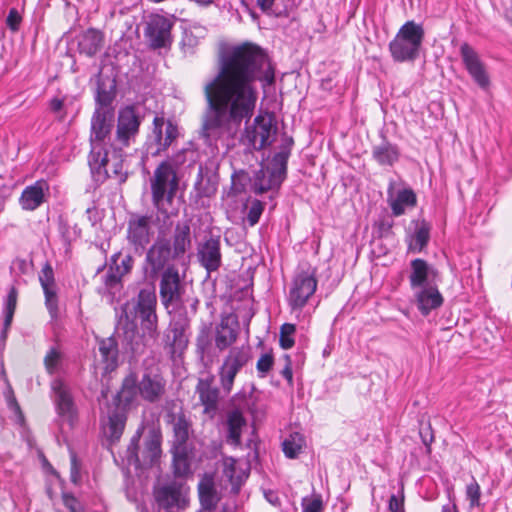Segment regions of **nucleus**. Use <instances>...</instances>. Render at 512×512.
Returning <instances> with one entry per match:
<instances>
[{
	"instance_id": "obj_1",
	"label": "nucleus",
	"mask_w": 512,
	"mask_h": 512,
	"mask_svg": "<svg viewBox=\"0 0 512 512\" xmlns=\"http://www.w3.org/2000/svg\"><path fill=\"white\" fill-rule=\"evenodd\" d=\"M263 89L275 82V70L258 45L243 43L222 53L217 73L203 85L205 110L200 135L209 144L236 136L246 124L241 142L251 150L270 146L277 133L271 114H258L251 123L259 97L256 82Z\"/></svg>"
},
{
	"instance_id": "obj_2",
	"label": "nucleus",
	"mask_w": 512,
	"mask_h": 512,
	"mask_svg": "<svg viewBox=\"0 0 512 512\" xmlns=\"http://www.w3.org/2000/svg\"><path fill=\"white\" fill-rule=\"evenodd\" d=\"M161 440L158 427L149 425L138 428L126 451L128 464L136 469L154 465L161 456Z\"/></svg>"
},
{
	"instance_id": "obj_3",
	"label": "nucleus",
	"mask_w": 512,
	"mask_h": 512,
	"mask_svg": "<svg viewBox=\"0 0 512 512\" xmlns=\"http://www.w3.org/2000/svg\"><path fill=\"white\" fill-rule=\"evenodd\" d=\"M293 139L287 138L285 143L280 146L271 161V165L261 167L255 171L252 179V191L255 194H263L269 190H277L286 178L287 162L290 157Z\"/></svg>"
},
{
	"instance_id": "obj_4",
	"label": "nucleus",
	"mask_w": 512,
	"mask_h": 512,
	"mask_svg": "<svg viewBox=\"0 0 512 512\" xmlns=\"http://www.w3.org/2000/svg\"><path fill=\"white\" fill-rule=\"evenodd\" d=\"M178 189V179L171 164L163 161L155 169L151 178L152 202L156 209L166 217L172 215L168 211Z\"/></svg>"
},
{
	"instance_id": "obj_5",
	"label": "nucleus",
	"mask_w": 512,
	"mask_h": 512,
	"mask_svg": "<svg viewBox=\"0 0 512 512\" xmlns=\"http://www.w3.org/2000/svg\"><path fill=\"white\" fill-rule=\"evenodd\" d=\"M424 35L425 32L421 24L407 21L402 25L395 38L389 44L393 60L396 62L415 60L419 56Z\"/></svg>"
},
{
	"instance_id": "obj_6",
	"label": "nucleus",
	"mask_w": 512,
	"mask_h": 512,
	"mask_svg": "<svg viewBox=\"0 0 512 512\" xmlns=\"http://www.w3.org/2000/svg\"><path fill=\"white\" fill-rule=\"evenodd\" d=\"M136 318L140 319L143 335L138 332L137 324L134 320H129L128 313L125 312V324L123 325L124 341L129 346L134 355L143 353L146 343L144 339L149 337L156 338L158 335V317L156 309L134 312Z\"/></svg>"
},
{
	"instance_id": "obj_7",
	"label": "nucleus",
	"mask_w": 512,
	"mask_h": 512,
	"mask_svg": "<svg viewBox=\"0 0 512 512\" xmlns=\"http://www.w3.org/2000/svg\"><path fill=\"white\" fill-rule=\"evenodd\" d=\"M114 122L113 108H96L91 118L90 145L88 156L89 166L99 167L102 164L103 149L108 148L106 139L110 138Z\"/></svg>"
},
{
	"instance_id": "obj_8",
	"label": "nucleus",
	"mask_w": 512,
	"mask_h": 512,
	"mask_svg": "<svg viewBox=\"0 0 512 512\" xmlns=\"http://www.w3.org/2000/svg\"><path fill=\"white\" fill-rule=\"evenodd\" d=\"M180 130L176 123L163 116H155L152 130L145 143L147 156L157 157L165 153L179 138Z\"/></svg>"
},
{
	"instance_id": "obj_9",
	"label": "nucleus",
	"mask_w": 512,
	"mask_h": 512,
	"mask_svg": "<svg viewBox=\"0 0 512 512\" xmlns=\"http://www.w3.org/2000/svg\"><path fill=\"white\" fill-rule=\"evenodd\" d=\"M173 260L178 259L174 258L170 240L166 237L158 236L146 251L142 265L144 277L150 281L156 280L170 266V261Z\"/></svg>"
},
{
	"instance_id": "obj_10",
	"label": "nucleus",
	"mask_w": 512,
	"mask_h": 512,
	"mask_svg": "<svg viewBox=\"0 0 512 512\" xmlns=\"http://www.w3.org/2000/svg\"><path fill=\"white\" fill-rule=\"evenodd\" d=\"M142 117L135 106L129 105L118 112L115 141L118 146L128 147L139 133Z\"/></svg>"
},
{
	"instance_id": "obj_11",
	"label": "nucleus",
	"mask_w": 512,
	"mask_h": 512,
	"mask_svg": "<svg viewBox=\"0 0 512 512\" xmlns=\"http://www.w3.org/2000/svg\"><path fill=\"white\" fill-rule=\"evenodd\" d=\"M317 289L313 272L302 271L295 275L288 294V304L293 311L302 310Z\"/></svg>"
},
{
	"instance_id": "obj_12",
	"label": "nucleus",
	"mask_w": 512,
	"mask_h": 512,
	"mask_svg": "<svg viewBox=\"0 0 512 512\" xmlns=\"http://www.w3.org/2000/svg\"><path fill=\"white\" fill-rule=\"evenodd\" d=\"M250 359L249 349L244 347L232 348L225 357L220 369L219 378L223 391L229 394L239 371Z\"/></svg>"
},
{
	"instance_id": "obj_13",
	"label": "nucleus",
	"mask_w": 512,
	"mask_h": 512,
	"mask_svg": "<svg viewBox=\"0 0 512 512\" xmlns=\"http://www.w3.org/2000/svg\"><path fill=\"white\" fill-rule=\"evenodd\" d=\"M122 148L110 144L108 148L103 149L102 164L99 163V167L89 166L97 181H104L110 177H119L121 181L125 180Z\"/></svg>"
},
{
	"instance_id": "obj_14",
	"label": "nucleus",
	"mask_w": 512,
	"mask_h": 512,
	"mask_svg": "<svg viewBox=\"0 0 512 512\" xmlns=\"http://www.w3.org/2000/svg\"><path fill=\"white\" fill-rule=\"evenodd\" d=\"M153 231L151 217L145 215H132L127 224V241L135 252H143L150 243Z\"/></svg>"
},
{
	"instance_id": "obj_15",
	"label": "nucleus",
	"mask_w": 512,
	"mask_h": 512,
	"mask_svg": "<svg viewBox=\"0 0 512 512\" xmlns=\"http://www.w3.org/2000/svg\"><path fill=\"white\" fill-rule=\"evenodd\" d=\"M189 324L186 319L170 323L164 335V348L172 359L181 357L188 347L189 337L187 330Z\"/></svg>"
},
{
	"instance_id": "obj_16",
	"label": "nucleus",
	"mask_w": 512,
	"mask_h": 512,
	"mask_svg": "<svg viewBox=\"0 0 512 512\" xmlns=\"http://www.w3.org/2000/svg\"><path fill=\"white\" fill-rule=\"evenodd\" d=\"M173 23L162 15H154L147 22L144 30L145 37L148 39L153 49L164 48L172 43L171 29Z\"/></svg>"
},
{
	"instance_id": "obj_17",
	"label": "nucleus",
	"mask_w": 512,
	"mask_h": 512,
	"mask_svg": "<svg viewBox=\"0 0 512 512\" xmlns=\"http://www.w3.org/2000/svg\"><path fill=\"white\" fill-rule=\"evenodd\" d=\"M184 287L181 284L178 269L168 266L163 273L159 284V294L162 304L168 308L171 304L181 300Z\"/></svg>"
},
{
	"instance_id": "obj_18",
	"label": "nucleus",
	"mask_w": 512,
	"mask_h": 512,
	"mask_svg": "<svg viewBox=\"0 0 512 512\" xmlns=\"http://www.w3.org/2000/svg\"><path fill=\"white\" fill-rule=\"evenodd\" d=\"M138 390L143 400L149 403L158 402L165 395L166 380L157 369H147L138 380Z\"/></svg>"
},
{
	"instance_id": "obj_19",
	"label": "nucleus",
	"mask_w": 512,
	"mask_h": 512,
	"mask_svg": "<svg viewBox=\"0 0 512 512\" xmlns=\"http://www.w3.org/2000/svg\"><path fill=\"white\" fill-rule=\"evenodd\" d=\"M460 54L463 64L474 82L480 88L487 89L490 85V78L475 49L468 43H463L460 46Z\"/></svg>"
},
{
	"instance_id": "obj_20",
	"label": "nucleus",
	"mask_w": 512,
	"mask_h": 512,
	"mask_svg": "<svg viewBox=\"0 0 512 512\" xmlns=\"http://www.w3.org/2000/svg\"><path fill=\"white\" fill-rule=\"evenodd\" d=\"M220 236H209L198 246L197 259L207 272L217 271L222 264Z\"/></svg>"
},
{
	"instance_id": "obj_21",
	"label": "nucleus",
	"mask_w": 512,
	"mask_h": 512,
	"mask_svg": "<svg viewBox=\"0 0 512 512\" xmlns=\"http://www.w3.org/2000/svg\"><path fill=\"white\" fill-rule=\"evenodd\" d=\"M195 392L198 394L199 401L204 407V414L210 418L214 417L219 408L220 390L215 385V378L212 375L199 378Z\"/></svg>"
},
{
	"instance_id": "obj_22",
	"label": "nucleus",
	"mask_w": 512,
	"mask_h": 512,
	"mask_svg": "<svg viewBox=\"0 0 512 512\" xmlns=\"http://www.w3.org/2000/svg\"><path fill=\"white\" fill-rule=\"evenodd\" d=\"M39 281L45 296V306L49 312L50 317L53 320H56L59 314L57 287L55 283L54 272L49 263H46L43 266L39 274Z\"/></svg>"
},
{
	"instance_id": "obj_23",
	"label": "nucleus",
	"mask_w": 512,
	"mask_h": 512,
	"mask_svg": "<svg viewBox=\"0 0 512 512\" xmlns=\"http://www.w3.org/2000/svg\"><path fill=\"white\" fill-rule=\"evenodd\" d=\"M239 334V323L233 315L222 316L215 329V346L220 351L234 344Z\"/></svg>"
},
{
	"instance_id": "obj_24",
	"label": "nucleus",
	"mask_w": 512,
	"mask_h": 512,
	"mask_svg": "<svg viewBox=\"0 0 512 512\" xmlns=\"http://www.w3.org/2000/svg\"><path fill=\"white\" fill-rule=\"evenodd\" d=\"M170 243L174 258L178 260L184 258L186 252L192 247L191 227L188 221L176 223Z\"/></svg>"
},
{
	"instance_id": "obj_25",
	"label": "nucleus",
	"mask_w": 512,
	"mask_h": 512,
	"mask_svg": "<svg viewBox=\"0 0 512 512\" xmlns=\"http://www.w3.org/2000/svg\"><path fill=\"white\" fill-rule=\"evenodd\" d=\"M52 390L59 415L72 423L75 418V406L69 389L61 380L56 379L52 382Z\"/></svg>"
},
{
	"instance_id": "obj_26",
	"label": "nucleus",
	"mask_w": 512,
	"mask_h": 512,
	"mask_svg": "<svg viewBox=\"0 0 512 512\" xmlns=\"http://www.w3.org/2000/svg\"><path fill=\"white\" fill-rule=\"evenodd\" d=\"M414 296L417 307L424 316H427L432 310L439 308L443 303L441 293L438 288L433 285L417 288Z\"/></svg>"
},
{
	"instance_id": "obj_27",
	"label": "nucleus",
	"mask_w": 512,
	"mask_h": 512,
	"mask_svg": "<svg viewBox=\"0 0 512 512\" xmlns=\"http://www.w3.org/2000/svg\"><path fill=\"white\" fill-rule=\"evenodd\" d=\"M138 395V377L134 372H131L123 379L121 389L114 397L115 407L127 410L137 400Z\"/></svg>"
},
{
	"instance_id": "obj_28",
	"label": "nucleus",
	"mask_w": 512,
	"mask_h": 512,
	"mask_svg": "<svg viewBox=\"0 0 512 512\" xmlns=\"http://www.w3.org/2000/svg\"><path fill=\"white\" fill-rule=\"evenodd\" d=\"M393 185L388 189V203L394 216H400L405 213V209L413 208L417 204L416 194L412 189L406 188L400 190L396 196H393Z\"/></svg>"
},
{
	"instance_id": "obj_29",
	"label": "nucleus",
	"mask_w": 512,
	"mask_h": 512,
	"mask_svg": "<svg viewBox=\"0 0 512 512\" xmlns=\"http://www.w3.org/2000/svg\"><path fill=\"white\" fill-rule=\"evenodd\" d=\"M99 361L105 372L113 371L118 365V344L114 337L98 340Z\"/></svg>"
},
{
	"instance_id": "obj_30",
	"label": "nucleus",
	"mask_w": 512,
	"mask_h": 512,
	"mask_svg": "<svg viewBox=\"0 0 512 512\" xmlns=\"http://www.w3.org/2000/svg\"><path fill=\"white\" fill-rule=\"evenodd\" d=\"M104 35L101 31L89 28L78 39V50L88 57L95 56L103 47Z\"/></svg>"
},
{
	"instance_id": "obj_31",
	"label": "nucleus",
	"mask_w": 512,
	"mask_h": 512,
	"mask_svg": "<svg viewBox=\"0 0 512 512\" xmlns=\"http://www.w3.org/2000/svg\"><path fill=\"white\" fill-rule=\"evenodd\" d=\"M48 189L45 181H37L26 187L20 197L21 207L25 210H35L44 201V191Z\"/></svg>"
},
{
	"instance_id": "obj_32",
	"label": "nucleus",
	"mask_w": 512,
	"mask_h": 512,
	"mask_svg": "<svg viewBox=\"0 0 512 512\" xmlns=\"http://www.w3.org/2000/svg\"><path fill=\"white\" fill-rule=\"evenodd\" d=\"M107 418L104 432L111 440H118L125 428L127 420L126 410L121 407H114L112 410H109Z\"/></svg>"
},
{
	"instance_id": "obj_33",
	"label": "nucleus",
	"mask_w": 512,
	"mask_h": 512,
	"mask_svg": "<svg viewBox=\"0 0 512 512\" xmlns=\"http://www.w3.org/2000/svg\"><path fill=\"white\" fill-rule=\"evenodd\" d=\"M246 425V420L239 410L230 411L227 415L226 426L227 436L226 441L233 446L241 444L242 428Z\"/></svg>"
},
{
	"instance_id": "obj_34",
	"label": "nucleus",
	"mask_w": 512,
	"mask_h": 512,
	"mask_svg": "<svg viewBox=\"0 0 512 512\" xmlns=\"http://www.w3.org/2000/svg\"><path fill=\"white\" fill-rule=\"evenodd\" d=\"M181 497V486L176 482L161 486L155 490V499L159 506L163 508L179 506Z\"/></svg>"
},
{
	"instance_id": "obj_35",
	"label": "nucleus",
	"mask_w": 512,
	"mask_h": 512,
	"mask_svg": "<svg viewBox=\"0 0 512 512\" xmlns=\"http://www.w3.org/2000/svg\"><path fill=\"white\" fill-rule=\"evenodd\" d=\"M399 149L396 145L383 142L372 149L373 159L382 166H392L399 159Z\"/></svg>"
},
{
	"instance_id": "obj_36",
	"label": "nucleus",
	"mask_w": 512,
	"mask_h": 512,
	"mask_svg": "<svg viewBox=\"0 0 512 512\" xmlns=\"http://www.w3.org/2000/svg\"><path fill=\"white\" fill-rule=\"evenodd\" d=\"M411 272L409 275L410 286L413 290L426 286L425 283L430 273L428 263L420 258L414 259L410 263Z\"/></svg>"
},
{
	"instance_id": "obj_37",
	"label": "nucleus",
	"mask_w": 512,
	"mask_h": 512,
	"mask_svg": "<svg viewBox=\"0 0 512 512\" xmlns=\"http://www.w3.org/2000/svg\"><path fill=\"white\" fill-rule=\"evenodd\" d=\"M199 499L204 510L213 512L220 501V497L212 481L201 482L198 487Z\"/></svg>"
},
{
	"instance_id": "obj_38",
	"label": "nucleus",
	"mask_w": 512,
	"mask_h": 512,
	"mask_svg": "<svg viewBox=\"0 0 512 512\" xmlns=\"http://www.w3.org/2000/svg\"><path fill=\"white\" fill-rule=\"evenodd\" d=\"M190 422L186 419L184 414L178 415L173 423V445L172 448H187V441L189 439Z\"/></svg>"
},
{
	"instance_id": "obj_39",
	"label": "nucleus",
	"mask_w": 512,
	"mask_h": 512,
	"mask_svg": "<svg viewBox=\"0 0 512 512\" xmlns=\"http://www.w3.org/2000/svg\"><path fill=\"white\" fill-rule=\"evenodd\" d=\"M223 474L233 486L236 492L244 479L247 477L245 472L238 468L237 461L232 457H227L223 460Z\"/></svg>"
},
{
	"instance_id": "obj_40",
	"label": "nucleus",
	"mask_w": 512,
	"mask_h": 512,
	"mask_svg": "<svg viewBox=\"0 0 512 512\" xmlns=\"http://www.w3.org/2000/svg\"><path fill=\"white\" fill-rule=\"evenodd\" d=\"M17 299H18V291L17 289L12 286L8 292V295L5 300V306H4V324H3V331L1 334V339L5 340L7 337V331L9 330L12 321L13 316L16 310L17 306Z\"/></svg>"
},
{
	"instance_id": "obj_41",
	"label": "nucleus",
	"mask_w": 512,
	"mask_h": 512,
	"mask_svg": "<svg viewBox=\"0 0 512 512\" xmlns=\"http://www.w3.org/2000/svg\"><path fill=\"white\" fill-rule=\"evenodd\" d=\"M157 296L154 287L143 288L139 291L133 303V311H146L156 309Z\"/></svg>"
},
{
	"instance_id": "obj_42",
	"label": "nucleus",
	"mask_w": 512,
	"mask_h": 512,
	"mask_svg": "<svg viewBox=\"0 0 512 512\" xmlns=\"http://www.w3.org/2000/svg\"><path fill=\"white\" fill-rule=\"evenodd\" d=\"M174 474L178 477L186 476L190 472L188 461V448H172Z\"/></svg>"
},
{
	"instance_id": "obj_43",
	"label": "nucleus",
	"mask_w": 512,
	"mask_h": 512,
	"mask_svg": "<svg viewBox=\"0 0 512 512\" xmlns=\"http://www.w3.org/2000/svg\"><path fill=\"white\" fill-rule=\"evenodd\" d=\"M304 445V437L300 433L295 432L290 434L289 437L283 441V452L286 457L293 459L300 454Z\"/></svg>"
},
{
	"instance_id": "obj_44",
	"label": "nucleus",
	"mask_w": 512,
	"mask_h": 512,
	"mask_svg": "<svg viewBox=\"0 0 512 512\" xmlns=\"http://www.w3.org/2000/svg\"><path fill=\"white\" fill-rule=\"evenodd\" d=\"M115 98V83L111 81L107 86L104 82H99L96 95V108H112L111 103Z\"/></svg>"
},
{
	"instance_id": "obj_45",
	"label": "nucleus",
	"mask_w": 512,
	"mask_h": 512,
	"mask_svg": "<svg viewBox=\"0 0 512 512\" xmlns=\"http://www.w3.org/2000/svg\"><path fill=\"white\" fill-rule=\"evenodd\" d=\"M248 184L252 186L251 176L247 172L243 170L235 172L231 177V187L229 194L234 196L242 194L246 191Z\"/></svg>"
},
{
	"instance_id": "obj_46",
	"label": "nucleus",
	"mask_w": 512,
	"mask_h": 512,
	"mask_svg": "<svg viewBox=\"0 0 512 512\" xmlns=\"http://www.w3.org/2000/svg\"><path fill=\"white\" fill-rule=\"evenodd\" d=\"M134 265V258L127 254L121 258V253L117 252L111 257V264L115 271L121 274L123 277L130 273Z\"/></svg>"
},
{
	"instance_id": "obj_47",
	"label": "nucleus",
	"mask_w": 512,
	"mask_h": 512,
	"mask_svg": "<svg viewBox=\"0 0 512 512\" xmlns=\"http://www.w3.org/2000/svg\"><path fill=\"white\" fill-rule=\"evenodd\" d=\"M122 278L123 276L121 274L109 266V269L103 277L105 289L109 294L114 296L116 293L121 291L123 288Z\"/></svg>"
},
{
	"instance_id": "obj_48",
	"label": "nucleus",
	"mask_w": 512,
	"mask_h": 512,
	"mask_svg": "<svg viewBox=\"0 0 512 512\" xmlns=\"http://www.w3.org/2000/svg\"><path fill=\"white\" fill-rule=\"evenodd\" d=\"M61 360V352L57 348L52 347L44 357V365L47 372L49 374H54L58 370Z\"/></svg>"
},
{
	"instance_id": "obj_49",
	"label": "nucleus",
	"mask_w": 512,
	"mask_h": 512,
	"mask_svg": "<svg viewBox=\"0 0 512 512\" xmlns=\"http://www.w3.org/2000/svg\"><path fill=\"white\" fill-rule=\"evenodd\" d=\"M296 327L294 324L285 323L280 328V346L287 350L294 346L293 334L295 333Z\"/></svg>"
},
{
	"instance_id": "obj_50",
	"label": "nucleus",
	"mask_w": 512,
	"mask_h": 512,
	"mask_svg": "<svg viewBox=\"0 0 512 512\" xmlns=\"http://www.w3.org/2000/svg\"><path fill=\"white\" fill-rule=\"evenodd\" d=\"M466 497L469 501L470 508L480 506L481 489L474 478L471 483L466 486Z\"/></svg>"
},
{
	"instance_id": "obj_51",
	"label": "nucleus",
	"mask_w": 512,
	"mask_h": 512,
	"mask_svg": "<svg viewBox=\"0 0 512 512\" xmlns=\"http://www.w3.org/2000/svg\"><path fill=\"white\" fill-rule=\"evenodd\" d=\"M195 152L190 148H182L173 154L170 159L167 161L173 166H181L186 163L188 160L193 161Z\"/></svg>"
},
{
	"instance_id": "obj_52",
	"label": "nucleus",
	"mask_w": 512,
	"mask_h": 512,
	"mask_svg": "<svg viewBox=\"0 0 512 512\" xmlns=\"http://www.w3.org/2000/svg\"><path fill=\"white\" fill-rule=\"evenodd\" d=\"M274 364V358L271 353L262 354L256 364L258 376L261 378L266 377Z\"/></svg>"
},
{
	"instance_id": "obj_53",
	"label": "nucleus",
	"mask_w": 512,
	"mask_h": 512,
	"mask_svg": "<svg viewBox=\"0 0 512 512\" xmlns=\"http://www.w3.org/2000/svg\"><path fill=\"white\" fill-rule=\"evenodd\" d=\"M264 210V205L260 200H253L247 213V221L250 226H254L258 223L260 216Z\"/></svg>"
},
{
	"instance_id": "obj_54",
	"label": "nucleus",
	"mask_w": 512,
	"mask_h": 512,
	"mask_svg": "<svg viewBox=\"0 0 512 512\" xmlns=\"http://www.w3.org/2000/svg\"><path fill=\"white\" fill-rule=\"evenodd\" d=\"M429 240V230L428 228L422 226L418 228L414 234L413 241L414 247L421 251L428 243Z\"/></svg>"
},
{
	"instance_id": "obj_55",
	"label": "nucleus",
	"mask_w": 512,
	"mask_h": 512,
	"mask_svg": "<svg viewBox=\"0 0 512 512\" xmlns=\"http://www.w3.org/2000/svg\"><path fill=\"white\" fill-rule=\"evenodd\" d=\"M302 508V512H321L323 509V503L320 497L303 498Z\"/></svg>"
},
{
	"instance_id": "obj_56",
	"label": "nucleus",
	"mask_w": 512,
	"mask_h": 512,
	"mask_svg": "<svg viewBox=\"0 0 512 512\" xmlns=\"http://www.w3.org/2000/svg\"><path fill=\"white\" fill-rule=\"evenodd\" d=\"M390 512H404V493L401 491L400 495H391L388 503Z\"/></svg>"
},
{
	"instance_id": "obj_57",
	"label": "nucleus",
	"mask_w": 512,
	"mask_h": 512,
	"mask_svg": "<svg viewBox=\"0 0 512 512\" xmlns=\"http://www.w3.org/2000/svg\"><path fill=\"white\" fill-rule=\"evenodd\" d=\"M20 22H21V16H20L19 12L15 8L10 9L7 19H6L7 26L11 30L17 31L19 28Z\"/></svg>"
},
{
	"instance_id": "obj_58",
	"label": "nucleus",
	"mask_w": 512,
	"mask_h": 512,
	"mask_svg": "<svg viewBox=\"0 0 512 512\" xmlns=\"http://www.w3.org/2000/svg\"><path fill=\"white\" fill-rule=\"evenodd\" d=\"M63 503L65 507H67L70 510V512H82V508L79 501L73 495L64 494Z\"/></svg>"
},
{
	"instance_id": "obj_59",
	"label": "nucleus",
	"mask_w": 512,
	"mask_h": 512,
	"mask_svg": "<svg viewBox=\"0 0 512 512\" xmlns=\"http://www.w3.org/2000/svg\"><path fill=\"white\" fill-rule=\"evenodd\" d=\"M285 358H286V365L283 368V370L281 371V374L283 375V377H285V379H287V381L289 383H292V381H293V373H292V368H291L290 357L286 356Z\"/></svg>"
},
{
	"instance_id": "obj_60",
	"label": "nucleus",
	"mask_w": 512,
	"mask_h": 512,
	"mask_svg": "<svg viewBox=\"0 0 512 512\" xmlns=\"http://www.w3.org/2000/svg\"><path fill=\"white\" fill-rule=\"evenodd\" d=\"M274 2L275 0H257V5L262 12L268 13L272 9Z\"/></svg>"
},
{
	"instance_id": "obj_61",
	"label": "nucleus",
	"mask_w": 512,
	"mask_h": 512,
	"mask_svg": "<svg viewBox=\"0 0 512 512\" xmlns=\"http://www.w3.org/2000/svg\"><path fill=\"white\" fill-rule=\"evenodd\" d=\"M265 497L273 506L280 505V499L275 492L270 491L268 493H265Z\"/></svg>"
},
{
	"instance_id": "obj_62",
	"label": "nucleus",
	"mask_w": 512,
	"mask_h": 512,
	"mask_svg": "<svg viewBox=\"0 0 512 512\" xmlns=\"http://www.w3.org/2000/svg\"><path fill=\"white\" fill-rule=\"evenodd\" d=\"M62 107H63V101L60 99L55 98L50 103V108L54 112L60 111L62 109Z\"/></svg>"
},
{
	"instance_id": "obj_63",
	"label": "nucleus",
	"mask_w": 512,
	"mask_h": 512,
	"mask_svg": "<svg viewBox=\"0 0 512 512\" xmlns=\"http://www.w3.org/2000/svg\"><path fill=\"white\" fill-rule=\"evenodd\" d=\"M441 512H459L454 502H448L442 506Z\"/></svg>"
},
{
	"instance_id": "obj_64",
	"label": "nucleus",
	"mask_w": 512,
	"mask_h": 512,
	"mask_svg": "<svg viewBox=\"0 0 512 512\" xmlns=\"http://www.w3.org/2000/svg\"><path fill=\"white\" fill-rule=\"evenodd\" d=\"M71 478H72V481L73 482H76V476H77V467H76V458L75 456H72V460H71Z\"/></svg>"
}]
</instances>
